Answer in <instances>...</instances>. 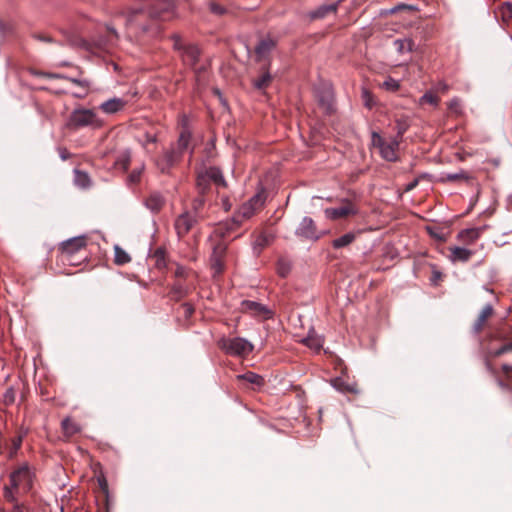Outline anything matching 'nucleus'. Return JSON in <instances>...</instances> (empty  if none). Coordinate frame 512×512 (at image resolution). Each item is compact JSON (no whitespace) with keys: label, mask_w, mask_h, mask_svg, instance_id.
<instances>
[{"label":"nucleus","mask_w":512,"mask_h":512,"mask_svg":"<svg viewBox=\"0 0 512 512\" xmlns=\"http://www.w3.org/2000/svg\"><path fill=\"white\" fill-rule=\"evenodd\" d=\"M35 480V469L28 462L17 465L11 470L8 481L3 486L4 500H20L21 497L32 491Z\"/></svg>","instance_id":"f257e3e1"},{"label":"nucleus","mask_w":512,"mask_h":512,"mask_svg":"<svg viewBox=\"0 0 512 512\" xmlns=\"http://www.w3.org/2000/svg\"><path fill=\"white\" fill-rule=\"evenodd\" d=\"M174 7V0H156L149 10H145L142 7L133 8L126 12L125 25L128 28L139 26L145 31L147 27L142 23V19L150 17L159 20H169L174 15Z\"/></svg>","instance_id":"f03ea898"},{"label":"nucleus","mask_w":512,"mask_h":512,"mask_svg":"<svg viewBox=\"0 0 512 512\" xmlns=\"http://www.w3.org/2000/svg\"><path fill=\"white\" fill-rule=\"evenodd\" d=\"M214 184L216 187H226V181L221 170L217 167H203L197 171L196 189L199 194L205 195Z\"/></svg>","instance_id":"7ed1b4c3"},{"label":"nucleus","mask_w":512,"mask_h":512,"mask_svg":"<svg viewBox=\"0 0 512 512\" xmlns=\"http://www.w3.org/2000/svg\"><path fill=\"white\" fill-rule=\"evenodd\" d=\"M398 138H391L386 140L378 132L373 131L371 133V145L378 149L380 156L389 162H395L398 160V149L400 145Z\"/></svg>","instance_id":"20e7f679"},{"label":"nucleus","mask_w":512,"mask_h":512,"mask_svg":"<svg viewBox=\"0 0 512 512\" xmlns=\"http://www.w3.org/2000/svg\"><path fill=\"white\" fill-rule=\"evenodd\" d=\"M218 346L226 354L237 357H245L253 350L252 343L242 337H222L218 340Z\"/></svg>","instance_id":"39448f33"},{"label":"nucleus","mask_w":512,"mask_h":512,"mask_svg":"<svg viewBox=\"0 0 512 512\" xmlns=\"http://www.w3.org/2000/svg\"><path fill=\"white\" fill-rule=\"evenodd\" d=\"M265 203V193L260 191L251 197L246 203L242 204L232 218V222L237 226L243 221L250 219Z\"/></svg>","instance_id":"423d86ee"},{"label":"nucleus","mask_w":512,"mask_h":512,"mask_svg":"<svg viewBox=\"0 0 512 512\" xmlns=\"http://www.w3.org/2000/svg\"><path fill=\"white\" fill-rule=\"evenodd\" d=\"M69 125L74 128L92 127L99 128L102 126V121L97 114L91 109H75L69 119Z\"/></svg>","instance_id":"0eeeda50"},{"label":"nucleus","mask_w":512,"mask_h":512,"mask_svg":"<svg viewBox=\"0 0 512 512\" xmlns=\"http://www.w3.org/2000/svg\"><path fill=\"white\" fill-rule=\"evenodd\" d=\"M86 244V238L84 236H78L64 241L61 244L63 260L71 265H75L76 263L73 260V256L84 251Z\"/></svg>","instance_id":"6e6552de"},{"label":"nucleus","mask_w":512,"mask_h":512,"mask_svg":"<svg viewBox=\"0 0 512 512\" xmlns=\"http://www.w3.org/2000/svg\"><path fill=\"white\" fill-rule=\"evenodd\" d=\"M316 97L319 106L324 113L331 114L334 111V92L330 84H322L316 89Z\"/></svg>","instance_id":"1a4fd4ad"},{"label":"nucleus","mask_w":512,"mask_h":512,"mask_svg":"<svg viewBox=\"0 0 512 512\" xmlns=\"http://www.w3.org/2000/svg\"><path fill=\"white\" fill-rule=\"evenodd\" d=\"M200 218L193 215L190 211H184L175 220V229L179 237L186 235Z\"/></svg>","instance_id":"9d476101"},{"label":"nucleus","mask_w":512,"mask_h":512,"mask_svg":"<svg viewBox=\"0 0 512 512\" xmlns=\"http://www.w3.org/2000/svg\"><path fill=\"white\" fill-rule=\"evenodd\" d=\"M241 306L244 312L262 320L270 319L273 316V312L267 306L256 301L244 300Z\"/></svg>","instance_id":"9b49d317"},{"label":"nucleus","mask_w":512,"mask_h":512,"mask_svg":"<svg viewBox=\"0 0 512 512\" xmlns=\"http://www.w3.org/2000/svg\"><path fill=\"white\" fill-rule=\"evenodd\" d=\"M296 235L308 240H318L316 225L312 218L304 217L295 231Z\"/></svg>","instance_id":"f8f14e48"},{"label":"nucleus","mask_w":512,"mask_h":512,"mask_svg":"<svg viewBox=\"0 0 512 512\" xmlns=\"http://www.w3.org/2000/svg\"><path fill=\"white\" fill-rule=\"evenodd\" d=\"M174 46L177 49L183 50L182 57H183V60L188 65L193 66L196 64V62L198 61L199 55H200V51L197 46H195V45L182 46L179 36L174 37Z\"/></svg>","instance_id":"ddd939ff"},{"label":"nucleus","mask_w":512,"mask_h":512,"mask_svg":"<svg viewBox=\"0 0 512 512\" xmlns=\"http://www.w3.org/2000/svg\"><path fill=\"white\" fill-rule=\"evenodd\" d=\"M324 213L326 218L336 220L340 218H346L350 215H354L357 213V210L352 203L347 202L340 207L327 208L325 209Z\"/></svg>","instance_id":"4468645a"},{"label":"nucleus","mask_w":512,"mask_h":512,"mask_svg":"<svg viewBox=\"0 0 512 512\" xmlns=\"http://www.w3.org/2000/svg\"><path fill=\"white\" fill-rule=\"evenodd\" d=\"M485 229L486 226L463 229L457 234V240L465 246L471 245L480 238Z\"/></svg>","instance_id":"2eb2a0df"},{"label":"nucleus","mask_w":512,"mask_h":512,"mask_svg":"<svg viewBox=\"0 0 512 512\" xmlns=\"http://www.w3.org/2000/svg\"><path fill=\"white\" fill-rule=\"evenodd\" d=\"M181 156L182 155L172 147L171 149L166 150L157 160V166L162 172H166L180 160Z\"/></svg>","instance_id":"dca6fc26"},{"label":"nucleus","mask_w":512,"mask_h":512,"mask_svg":"<svg viewBox=\"0 0 512 512\" xmlns=\"http://www.w3.org/2000/svg\"><path fill=\"white\" fill-rule=\"evenodd\" d=\"M45 76L48 78H64V79L70 81L71 83L77 85L78 87H80L81 92H72L71 93L73 97L84 98L89 93L90 82L88 80L78 79V78H69V77H65V76H62L59 74H53V73H47V74H45Z\"/></svg>","instance_id":"f3484780"},{"label":"nucleus","mask_w":512,"mask_h":512,"mask_svg":"<svg viewBox=\"0 0 512 512\" xmlns=\"http://www.w3.org/2000/svg\"><path fill=\"white\" fill-rule=\"evenodd\" d=\"M452 262H467L474 255V251L466 247L453 246L449 248Z\"/></svg>","instance_id":"a211bd4d"},{"label":"nucleus","mask_w":512,"mask_h":512,"mask_svg":"<svg viewBox=\"0 0 512 512\" xmlns=\"http://www.w3.org/2000/svg\"><path fill=\"white\" fill-rule=\"evenodd\" d=\"M275 45V41L270 38L262 39L255 48L257 61L266 59Z\"/></svg>","instance_id":"6ab92c4d"},{"label":"nucleus","mask_w":512,"mask_h":512,"mask_svg":"<svg viewBox=\"0 0 512 512\" xmlns=\"http://www.w3.org/2000/svg\"><path fill=\"white\" fill-rule=\"evenodd\" d=\"M61 429L64 437L67 439L81 432L80 424L71 417H66L62 420Z\"/></svg>","instance_id":"aec40b11"},{"label":"nucleus","mask_w":512,"mask_h":512,"mask_svg":"<svg viewBox=\"0 0 512 512\" xmlns=\"http://www.w3.org/2000/svg\"><path fill=\"white\" fill-rule=\"evenodd\" d=\"M126 101L121 98H111L100 105V109L106 114H114L122 110Z\"/></svg>","instance_id":"412c9836"},{"label":"nucleus","mask_w":512,"mask_h":512,"mask_svg":"<svg viewBox=\"0 0 512 512\" xmlns=\"http://www.w3.org/2000/svg\"><path fill=\"white\" fill-rule=\"evenodd\" d=\"M339 2L322 5L311 11L309 16L311 19H322L325 18L328 14H334L337 12Z\"/></svg>","instance_id":"4be33fe9"},{"label":"nucleus","mask_w":512,"mask_h":512,"mask_svg":"<svg viewBox=\"0 0 512 512\" xmlns=\"http://www.w3.org/2000/svg\"><path fill=\"white\" fill-rule=\"evenodd\" d=\"M493 314V307L492 305L490 304H487L483 307V309L481 310L478 318L476 319L474 325H473V331L475 333H479L484 325H485V322L486 320Z\"/></svg>","instance_id":"5701e85b"},{"label":"nucleus","mask_w":512,"mask_h":512,"mask_svg":"<svg viewBox=\"0 0 512 512\" xmlns=\"http://www.w3.org/2000/svg\"><path fill=\"white\" fill-rule=\"evenodd\" d=\"M191 131L189 128L184 127L183 130H181L179 134V138L176 144L175 150H177L181 155L189 148L190 141H191Z\"/></svg>","instance_id":"b1692460"},{"label":"nucleus","mask_w":512,"mask_h":512,"mask_svg":"<svg viewBox=\"0 0 512 512\" xmlns=\"http://www.w3.org/2000/svg\"><path fill=\"white\" fill-rule=\"evenodd\" d=\"M146 207L153 212L159 211L163 204L164 198L159 193H152L145 201Z\"/></svg>","instance_id":"393cba45"},{"label":"nucleus","mask_w":512,"mask_h":512,"mask_svg":"<svg viewBox=\"0 0 512 512\" xmlns=\"http://www.w3.org/2000/svg\"><path fill=\"white\" fill-rule=\"evenodd\" d=\"M356 239V234L354 232H348L339 238H336L332 241V247L335 249H340L349 246Z\"/></svg>","instance_id":"a878e982"},{"label":"nucleus","mask_w":512,"mask_h":512,"mask_svg":"<svg viewBox=\"0 0 512 512\" xmlns=\"http://www.w3.org/2000/svg\"><path fill=\"white\" fill-rule=\"evenodd\" d=\"M24 435L25 433L19 434L10 440V444L8 446V457L10 459L14 458L17 455L18 450L21 448Z\"/></svg>","instance_id":"bb28decb"},{"label":"nucleus","mask_w":512,"mask_h":512,"mask_svg":"<svg viewBox=\"0 0 512 512\" xmlns=\"http://www.w3.org/2000/svg\"><path fill=\"white\" fill-rule=\"evenodd\" d=\"M237 378L239 380H244L255 386H262L264 384V378L254 372H247L241 375H238Z\"/></svg>","instance_id":"cd10ccee"},{"label":"nucleus","mask_w":512,"mask_h":512,"mask_svg":"<svg viewBox=\"0 0 512 512\" xmlns=\"http://www.w3.org/2000/svg\"><path fill=\"white\" fill-rule=\"evenodd\" d=\"M74 183L80 188H87L91 184L89 175L86 172L75 170Z\"/></svg>","instance_id":"c85d7f7f"},{"label":"nucleus","mask_w":512,"mask_h":512,"mask_svg":"<svg viewBox=\"0 0 512 512\" xmlns=\"http://www.w3.org/2000/svg\"><path fill=\"white\" fill-rule=\"evenodd\" d=\"M394 46L399 53L411 52L414 42L410 38L397 39L394 41Z\"/></svg>","instance_id":"c756f323"},{"label":"nucleus","mask_w":512,"mask_h":512,"mask_svg":"<svg viewBox=\"0 0 512 512\" xmlns=\"http://www.w3.org/2000/svg\"><path fill=\"white\" fill-rule=\"evenodd\" d=\"M303 342L305 345H307L309 348L319 351L323 346V339L322 337L314 334H309Z\"/></svg>","instance_id":"7c9ffc66"},{"label":"nucleus","mask_w":512,"mask_h":512,"mask_svg":"<svg viewBox=\"0 0 512 512\" xmlns=\"http://www.w3.org/2000/svg\"><path fill=\"white\" fill-rule=\"evenodd\" d=\"M206 200L204 198V195L199 194L198 197H196L192 201V206L190 212H192L193 215L197 216L198 218H202V209L204 207Z\"/></svg>","instance_id":"2f4dec72"},{"label":"nucleus","mask_w":512,"mask_h":512,"mask_svg":"<svg viewBox=\"0 0 512 512\" xmlns=\"http://www.w3.org/2000/svg\"><path fill=\"white\" fill-rule=\"evenodd\" d=\"M131 156L128 151L121 153L115 161V167L118 170L126 171L129 167Z\"/></svg>","instance_id":"473e14b6"},{"label":"nucleus","mask_w":512,"mask_h":512,"mask_svg":"<svg viewBox=\"0 0 512 512\" xmlns=\"http://www.w3.org/2000/svg\"><path fill=\"white\" fill-rule=\"evenodd\" d=\"M333 386L341 392L358 393V389L354 384H347L342 379L337 378L333 380Z\"/></svg>","instance_id":"72a5a7b5"},{"label":"nucleus","mask_w":512,"mask_h":512,"mask_svg":"<svg viewBox=\"0 0 512 512\" xmlns=\"http://www.w3.org/2000/svg\"><path fill=\"white\" fill-rule=\"evenodd\" d=\"M114 261L117 265H124L131 261L129 254L119 246H115Z\"/></svg>","instance_id":"f704fd0d"},{"label":"nucleus","mask_w":512,"mask_h":512,"mask_svg":"<svg viewBox=\"0 0 512 512\" xmlns=\"http://www.w3.org/2000/svg\"><path fill=\"white\" fill-rule=\"evenodd\" d=\"M188 292V288L180 282L175 283L171 289L172 297L175 300H180L181 298L185 297Z\"/></svg>","instance_id":"c9c22d12"},{"label":"nucleus","mask_w":512,"mask_h":512,"mask_svg":"<svg viewBox=\"0 0 512 512\" xmlns=\"http://www.w3.org/2000/svg\"><path fill=\"white\" fill-rule=\"evenodd\" d=\"M498 13L504 22L510 21L512 19V4L503 2L498 8Z\"/></svg>","instance_id":"e433bc0d"},{"label":"nucleus","mask_w":512,"mask_h":512,"mask_svg":"<svg viewBox=\"0 0 512 512\" xmlns=\"http://www.w3.org/2000/svg\"><path fill=\"white\" fill-rule=\"evenodd\" d=\"M271 75L268 71L264 72L260 77L253 81V85L256 89H264L268 87L271 82Z\"/></svg>","instance_id":"4c0bfd02"},{"label":"nucleus","mask_w":512,"mask_h":512,"mask_svg":"<svg viewBox=\"0 0 512 512\" xmlns=\"http://www.w3.org/2000/svg\"><path fill=\"white\" fill-rule=\"evenodd\" d=\"M410 124L407 118H399L396 120V131L397 136L395 138H398L400 141L402 139V136L404 133L408 130Z\"/></svg>","instance_id":"58836bf2"},{"label":"nucleus","mask_w":512,"mask_h":512,"mask_svg":"<svg viewBox=\"0 0 512 512\" xmlns=\"http://www.w3.org/2000/svg\"><path fill=\"white\" fill-rule=\"evenodd\" d=\"M445 178L447 181L454 182V181H460V180L469 181L471 177L464 170H460L457 173L446 174Z\"/></svg>","instance_id":"ea45409f"},{"label":"nucleus","mask_w":512,"mask_h":512,"mask_svg":"<svg viewBox=\"0 0 512 512\" xmlns=\"http://www.w3.org/2000/svg\"><path fill=\"white\" fill-rule=\"evenodd\" d=\"M8 502L12 504L10 512H34L30 506L26 505L24 502H20V500Z\"/></svg>","instance_id":"a19ab883"},{"label":"nucleus","mask_w":512,"mask_h":512,"mask_svg":"<svg viewBox=\"0 0 512 512\" xmlns=\"http://www.w3.org/2000/svg\"><path fill=\"white\" fill-rule=\"evenodd\" d=\"M227 251V245L223 242H219L213 248L211 257L213 258H224Z\"/></svg>","instance_id":"79ce46f5"},{"label":"nucleus","mask_w":512,"mask_h":512,"mask_svg":"<svg viewBox=\"0 0 512 512\" xmlns=\"http://www.w3.org/2000/svg\"><path fill=\"white\" fill-rule=\"evenodd\" d=\"M448 108L451 111V113L455 115H461L462 114V104L459 98H453L449 104Z\"/></svg>","instance_id":"37998d69"},{"label":"nucleus","mask_w":512,"mask_h":512,"mask_svg":"<svg viewBox=\"0 0 512 512\" xmlns=\"http://www.w3.org/2000/svg\"><path fill=\"white\" fill-rule=\"evenodd\" d=\"M382 87L388 91L395 92L400 88V84L397 80L388 77L382 84Z\"/></svg>","instance_id":"c03bdc74"},{"label":"nucleus","mask_w":512,"mask_h":512,"mask_svg":"<svg viewBox=\"0 0 512 512\" xmlns=\"http://www.w3.org/2000/svg\"><path fill=\"white\" fill-rule=\"evenodd\" d=\"M420 103L423 104V103H428V104H431V105H438L439 103V98L434 95L432 92H426L421 98H420Z\"/></svg>","instance_id":"a18cd8bd"},{"label":"nucleus","mask_w":512,"mask_h":512,"mask_svg":"<svg viewBox=\"0 0 512 512\" xmlns=\"http://www.w3.org/2000/svg\"><path fill=\"white\" fill-rule=\"evenodd\" d=\"M211 268L214 270L216 274H220L224 270V262L223 258H210Z\"/></svg>","instance_id":"49530a36"},{"label":"nucleus","mask_w":512,"mask_h":512,"mask_svg":"<svg viewBox=\"0 0 512 512\" xmlns=\"http://www.w3.org/2000/svg\"><path fill=\"white\" fill-rule=\"evenodd\" d=\"M144 167L141 166L139 168L134 169L128 176L129 184H136L140 181L141 174L143 172Z\"/></svg>","instance_id":"de8ad7c7"},{"label":"nucleus","mask_w":512,"mask_h":512,"mask_svg":"<svg viewBox=\"0 0 512 512\" xmlns=\"http://www.w3.org/2000/svg\"><path fill=\"white\" fill-rule=\"evenodd\" d=\"M290 271V265L284 260H280L277 264V272L281 277H286Z\"/></svg>","instance_id":"09e8293b"},{"label":"nucleus","mask_w":512,"mask_h":512,"mask_svg":"<svg viewBox=\"0 0 512 512\" xmlns=\"http://www.w3.org/2000/svg\"><path fill=\"white\" fill-rule=\"evenodd\" d=\"M362 99L364 102V105L368 108H372L374 105L373 96L367 89L362 90Z\"/></svg>","instance_id":"8fccbe9b"},{"label":"nucleus","mask_w":512,"mask_h":512,"mask_svg":"<svg viewBox=\"0 0 512 512\" xmlns=\"http://www.w3.org/2000/svg\"><path fill=\"white\" fill-rule=\"evenodd\" d=\"M15 401V390L13 387H9L4 393V403L10 405Z\"/></svg>","instance_id":"3c124183"},{"label":"nucleus","mask_w":512,"mask_h":512,"mask_svg":"<svg viewBox=\"0 0 512 512\" xmlns=\"http://www.w3.org/2000/svg\"><path fill=\"white\" fill-rule=\"evenodd\" d=\"M268 244V237L266 235H260L254 242V248L260 250Z\"/></svg>","instance_id":"603ef678"},{"label":"nucleus","mask_w":512,"mask_h":512,"mask_svg":"<svg viewBox=\"0 0 512 512\" xmlns=\"http://www.w3.org/2000/svg\"><path fill=\"white\" fill-rule=\"evenodd\" d=\"M512 352V341L499 347L495 352V356H501L505 353Z\"/></svg>","instance_id":"864d4df0"},{"label":"nucleus","mask_w":512,"mask_h":512,"mask_svg":"<svg viewBox=\"0 0 512 512\" xmlns=\"http://www.w3.org/2000/svg\"><path fill=\"white\" fill-rule=\"evenodd\" d=\"M427 231L436 240L441 242L445 241V236L440 230L428 227Z\"/></svg>","instance_id":"5fc2aeb1"},{"label":"nucleus","mask_w":512,"mask_h":512,"mask_svg":"<svg viewBox=\"0 0 512 512\" xmlns=\"http://www.w3.org/2000/svg\"><path fill=\"white\" fill-rule=\"evenodd\" d=\"M210 10L215 13V14H219V15H222L226 12L225 8L216 4V3H211L210 4Z\"/></svg>","instance_id":"6e6d98bb"},{"label":"nucleus","mask_w":512,"mask_h":512,"mask_svg":"<svg viewBox=\"0 0 512 512\" xmlns=\"http://www.w3.org/2000/svg\"><path fill=\"white\" fill-rule=\"evenodd\" d=\"M183 309H184V315L186 317H190L194 312L193 306L190 304H187V303L183 305Z\"/></svg>","instance_id":"4d7b16f0"},{"label":"nucleus","mask_w":512,"mask_h":512,"mask_svg":"<svg viewBox=\"0 0 512 512\" xmlns=\"http://www.w3.org/2000/svg\"><path fill=\"white\" fill-rule=\"evenodd\" d=\"M98 483H99L100 488L103 490V492H107L108 484H107L106 479L104 477H99Z\"/></svg>","instance_id":"13d9d810"},{"label":"nucleus","mask_w":512,"mask_h":512,"mask_svg":"<svg viewBox=\"0 0 512 512\" xmlns=\"http://www.w3.org/2000/svg\"><path fill=\"white\" fill-rule=\"evenodd\" d=\"M175 275H176L177 277H186V275H187V270H186L184 267L179 266V267H177V269H176V271H175Z\"/></svg>","instance_id":"bf43d9fd"},{"label":"nucleus","mask_w":512,"mask_h":512,"mask_svg":"<svg viewBox=\"0 0 512 512\" xmlns=\"http://www.w3.org/2000/svg\"><path fill=\"white\" fill-rule=\"evenodd\" d=\"M189 119H188V116L187 115H182L181 118H180V124L182 126V130L184 129V127H187L189 128Z\"/></svg>","instance_id":"052dcab7"},{"label":"nucleus","mask_w":512,"mask_h":512,"mask_svg":"<svg viewBox=\"0 0 512 512\" xmlns=\"http://www.w3.org/2000/svg\"><path fill=\"white\" fill-rule=\"evenodd\" d=\"M35 38L40 40V41H44V42H51V38L48 37V36H45V35H35Z\"/></svg>","instance_id":"680f3d73"},{"label":"nucleus","mask_w":512,"mask_h":512,"mask_svg":"<svg viewBox=\"0 0 512 512\" xmlns=\"http://www.w3.org/2000/svg\"><path fill=\"white\" fill-rule=\"evenodd\" d=\"M502 369L506 374H510L512 372V365L504 364Z\"/></svg>","instance_id":"e2e57ef3"},{"label":"nucleus","mask_w":512,"mask_h":512,"mask_svg":"<svg viewBox=\"0 0 512 512\" xmlns=\"http://www.w3.org/2000/svg\"><path fill=\"white\" fill-rule=\"evenodd\" d=\"M448 85L446 83H439L438 85V90L442 91V92H446L448 90Z\"/></svg>","instance_id":"0e129e2a"},{"label":"nucleus","mask_w":512,"mask_h":512,"mask_svg":"<svg viewBox=\"0 0 512 512\" xmlns=\"http://www.w3.org/2000/svg\"><path fill=\"white\" fill-rule=\"evenodd\" d=\"M416 185H417V181H414V182L410 183V184L407 186L406 190H407V191L412 190Z\"/></svg>","instance_id":"69168bd1"},{"label":"nucleus","mask_w":512,"mask_h":512,"mask_svg":"<svg viewBox=\"0 0 512 512\" xmlns=\"http://www.w3.org/2000/svg\"><path fill=\"white\" fill-rule=\"evenodd\" d=\"M511 231H512V224H509L508 227H507V230L504 231V234H507V233H509Z\"/></svg>","instance_id":"338daca9"},{"label":"nucleus","mask_w":512,"mask_h":512,"mask_svg":"<svg viewBox=\"0 0 512 512\" xmlns=\"http://www.w3.org/2000/svg\"><path fill=\"white\" fill-rule=\"evenodd\" d=\"M440 276H441L440 272H434V277L435 278H440Z\"/></svg>","instance_id":"774afa93"}]
</instances>
